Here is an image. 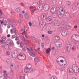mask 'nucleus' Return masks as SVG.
Returning a JSON list of instances; mask_svg holds the SVG:
<instances>
[{
	"label": "nucleus",
	"mask_w": 79,
	"mask_h": 79,
	"mask_svg": "<svg viewBox=\"0 0 79 79\" xmlns=\"http://www.w3.org/2000/svg\"><path fill=\"white\" fill-rule=\"evenodd\" d=\"M73 69H75V68H77V67H78L75 64H73Z\"/></svg>",
	"instance_id": "30"
},
{
	"label": "nucleus",
	"mask_w": 79,
	"mask_h": 79,
	"mask_svg": "<svg viewBox=\"0 0 79 79\" xmlns=\"http://www.w3.org/2000/svg\"><path fill=\"white\" fill-rule=\"evenodd\" d=\"M30 9H32V13H34L35 11H36V8H35V6H34L30 7Z\"/></svg>",
	"instance_id": "14"
},
{
	"label": "nucleus",
	"mask_w": 79,
	"mask_h": 79,
	"mask_svg": "<svg viewBox=\"0 0 79 79\" xmlns=\"http://www.w3.org/2000/svg\"><path fill=\"white\" fill-rule=\"evenodd\" d=\"M61 12L59 11L57 13L58 15L60 17V18H62L64 14H65V11L64 9H63V8H61Z\"/></svg>",
	"instance_id": "2"
},
{
	"label": "nucleus",
	"mask_w": 79,
	"mask_h": 79,
	"mask_svg": "<svg viewBox=\"0 0 79 79\" xmlns=\"http://www.w3.org/2000/svg\"><path fill=\"white\" fill-rule=\"evenodd\" d=\"M10 36H11V35H10V34L7 35V37H10Z\"/></svg>",
	"instance_id": "55"
},
{
	"label": "nucleus",
	"mask_w": 79,
	"mask_h": 79,
	"mask_svg": "<svg viewBox=\"0 0 79 79\" xmlns=\"http://www.w3.org/2000/svg\"><path fill=\"white\" fill-rule=\"evenodd\" d=\"M18 51H16L13 53V54L11 55V56L13 58H16V55L18 54Z\"/></svg>",
	"instance_id": "12"
},
{
	"label": "nucleus",
	"mask_w": 79,
	"mask_h": 79,
	"mask_svg": "<svg viewBox=\"0 0 79 79\" xmlns=\"http://www.w3.org/2000/svg\"><path fill=\"white\" fill-rule=\"evenodd\" d=\"M54 26H60V22L58 20H55L52 22Z\"/></svg>",
	"instance_id": "6"
},
{
	"label": "nucleus",
	"mask_w": 79,
	"mask_h": 79,
	"mask_svg": "<svg viewBox=\"0 0 79 79\" xmlns=\"http://www.w3.org/2000/svg\"><path fill=\"white\" fill-rule=\"evenodd\" d=\"M58 30L59 31H62L63 32V31H64V30H65V28L60 27L58 29Z\"/></svg>",
	"instance_id": "16"
},
{
	"label": "nucleus",
	"mask_w": 79,
	"mask_h": 79,
	"mask_svg": "<svg viewBox=\"0 0 79 79\" xmlns=\"http://www.w3.org/2000/svg\"><path fill=\"white\" fill-rule=\"evenodd\" d=\"M19 40V39L18 37H17V36L16 37L15 40Z\"/></svg>",
	"instance_id": "48"
},
{
	"label": "nucleus",
	"mask_w": 79,
	"mask_h": 79,
	"mask_svg": "<svg viewBox=\"0 0 79 79\" xmlns=\"http://www.w3.org/2000/svg\"><path fill=\"white\" fill-rule=\"evenodd\" d=\"M10 75H11V76H14V73L13 72V70H12L10 71Z\"/></svg>",
	"instance_id": "31"
},
{
	"label": "nucleus",
	"mask_w": 79,
	"mask_h": 79,
	"mask_svg": "<svg viewBox=\"0 0 79 79\" xmlns=\"http://www.w3.org/2000/svg\"><path fill=\"white\" fill-rule=\"evenodd\" d=\"M24 16L26 19H28V18H29V15L27 14H25Z\"/></svg>",
	"instance_id": "28"
},
{
	"label": "nucleus",
	"mask_w": 79,
	"mask_h": 79,
	"mask_svg": "<svg viewBox=\"0 0 79 79\" xmlns=\"http://www.w3.org/2000/svg\"><path fill=\"white\" fill-rule=\"evenodd\" d=\"M32 68V65L31 64H27L24 69V71L26 73H27L29 71V70L31 69Z\"/></svg>",
	"instance_id": "3"
},
{
	"label": "nucleus",
	"mask_w": 79,
	"mask_h": 79,
	"mask_svg": "<svg viewBox=\"0 0 79 79\" xmlns=\"http://www.w3.org/2000/svg\"><path fill=\"white\" fill-rule=\"evenodd\" d=\"M42 36V37H45V35H43Z\"/></svg>",
	"instance_id": "63"
},
{
	"label": "nucleus",
	"mask_w": 79,
	"mask_h": 79,
	"mask_svg": "<svg viewBox=\"0 0 79 79\" xmlns=\"http://www.w3.org/2000/svg\"><path fill=\"white\" fill-rule=\"evenodd\" d=\"M75 45H79V42L78 41H77V40L75 42Z\"/></svg>",
	"instance_id": "42"
},
{
	"label": "nucleus",
	"mask_w": 79,
	"mask_h": 79,
	"mask_svg": "<svg viewBox=\"0 0 79 79\" xmlns=\"http://www.w3.org/2000/svg\"><path fill=\"white\" fill-rule=\"evenodd\" d=\"M7 24H8L7 21L5 20V21L3 22V25L6 26Z\"/></svg>",
	"instance_id": "34"
},
{
	"label": "nucleus",
	"mask_w": 79,
	"mask_h": 79,
	"mask_svg": "<svg viewBox=\"0 0 79 79\" xmlns=\"http://www.w3.org/2000/svg\"><path fill=\"white\" fill-rule=\"evenodd\" d=\"M41 17L43 20H45L47 18V15L45 14H43L41 15Z\"/></svg>",
	"instance_id": "11"
},
{
	"label": "nucleus",
	"mask_w": 79,
	"mask_h": 79,
	"mask_svg": "<svg viewBox=\"0 0 79 79\" xmlns=\"http://www.w3.org/2000/svg\"><path fill=\"white\" fill-rule=\"evenodd\" d=\"M43 8V6H41L40 5H39L38 6L37 8L38 10H42V8Z\"/></svg>",
	"instance_id": "22"
},
{
	"label": "nucleus",
	"mask_w": 79,
	"mask_h": 79,
	"mask_svg": "<svg viewBox=\"0 0 79 79\" xmlns=\"http://www.w3.org/2000/svg\"><path fill=\"white\" fill-rule=\"evenodd\" d=\"M65 30L66 31V29H71V27H70V26H69V25H67L65 27Z\"/></svg>",
	"instance_id": "21"
},
{
	"label": "nucleus",
	"mask_w": 79,
	"mask_h": 79,
	"mask_svg": "<svg viewBox=\"0 0 79 79\" xmlns=\"http://www.w3.org/2000/svg\"><path fill=\"white\" fill-rule=\"evenodd\" d=\"M67 72L69 74H73V69L70 68H69L67 69Z\"/></svg>",
	"instance_id": "10"
},
{
	"label": "nucleus",
	"mask_w": 79,
	"mask_h": 79,
	"mask_svg": "<svg viewBox=\"0 0 79 79\" xmlns=\"http://www.w3.org/2000/svg\"><path fill=\"white\" fill-rule=\"evenodd\" d=\"M27 48L26 47H24L22 49L23 50V51H25L27 50Z\"/></svg>",
	"instance_id": "40"
},
{
	"label": "nucleus",
	"mask_w": 79,
	"mask_h": 79,
	"mask_svg": "<svg viewBox=\"0 0 79 79\" xmlns=\"http://www.w3.org/2000/svg\"><path fill=\"white\" fill-rule=\"evenodd\" d=\"M10 27H11V25H9L7 26V28L8 29L10 28Z\"/></svg>",
	"instance_id": "51"
},
{
	"label": "nucleus",
	"mask_w": 79,
	"mask_h": 79,
	"mask_svg": "<svg viewBox=\"0 0 79 79\" xmlns=\"http://www.w3.org/2000/svg\"><path fill=\"white\" fill-rule=\"evenodd\" d=\"M0 15H2V10H1L0 9Z\"/></svg>",
	"instance_id": "56"
},
{
	"label": "nucleus",
	"mask_w": 79,
	"mask_h": 79,
	"mask_svg": "<svg viewBox=\"0 0 79 79\" xmlns=\"http://www.w3.org/2000/svg\"><path fill=\"white\" fill-rule=\"evenodd\" d=\"M17 44L18 45H19V41H17Z\"/></svg>",
	"instance_id": "62"
},
{
	"label": "nucleus",
	"mask_w": 79,
	"mask_h": 79,
	"mask_svg": "<svg viewBox=\"0 0 79 79\" xmlns=\"http://www.w3.org/2000/svg\"><path fill=\"white\" fill-rule=\"evenodd\" d=\"M52 17L53 18H56L57 17V15L56 14H55V13H53L52 15Z\"/></svg>",
	"instance_id": "23"
},
{
	"label": "nucleus",
	"mask_w": 79,
	"mask_h": 79,
	"mask_svg": "<svg viewBox=\"0 0 79 79\" xmlns=\"http://www.w3.org/2000/svg\"><path fill=\"white\" fill-rule=\"evenodd\" d=\"M29 55H30L31 56H32L33 57H34V56H35V54H34L33 52L30 53Z\"/></svg>",
	"instance_id": "29"
},
{
	"label": "nucleus",
	"mask_w": 79,
	"mask_h": 79,
	"mask_svg": "<svg viewBox=\"0 0 79 79\" xmlns=\"http://www.w3.org/2000/svg\"><path fill=\"white\" fill-rule=\"evenodd\" d=\"M2 47L3 48H5V49H8V48L7 47L8 46L6 45H2Z\"/></svg>",
	"instance_id": "20"
},
{
	"label": "nucleus",
	"mask_w": 79,
	"mask_h": 79,
	"mask_svg": "<svg viewBox=\"0 0 79 79\" xmlns=\"http://www.w3.org/2000/svg\"><path fill=\"white\" fill-rule=\"evenodd\" d=\"M19 16L20 17V18H23V15H22V14H19Z\"/></svg>",
	"instance_id": "53"
},
{
	"label": "nucleus",
	"mask_w": 79,
	"mask_h": 79,
	"mask_svg": "<svg viewBox=\"0 0 79 79\" xmlns=\"http://www.w3.org/2000/svg\"><path fill=\"white\" fill-rule=\"evenodd\" d=\"M25 37L24 36H23L22 37V39L24 42L25 44H27V42H28V41L29 40V39L26 35H25Z\"/></svg>",
	"instance_id": "5"
},
{
	"label": "nucleus",
	"mask_w": 79,
	"mask_h": 79,
	"mask_svg": "<svg viewBox=\"0 0 79 79\" xmlns=\"http://www.w3.org/2000/svg\"><path fill=\"white\" fill-rule=\"evenodd\" d=\"M34 61L35 63H38L40 61V59L38 57H35L34 58Z\"/></svg>",
	"instance_id": "17"
},
{
	"label": "nucleus",
	"mask_w": 79,
	"mask_h": 79,
	"mask_svg": "<svg viewBox=\"0 0 79 79\" xmlns=\"http://www.w3.org/2000/svg\"><path fill=\"white\" fill-rule=\"evenodd\" d=\"M57 61L58 62V63H59L60 64L61 63V62L62 63H63V60H61L60 61H59L57 60Z\"/></svg>",
	"instance_id": "39"
},
{
	"label": "nucleus",
	"mask_w": 79,
	"mask_h": 79,
	"mask_svg": "<svg viewBox=\"0 0 79 79\" xmlns=\"http://www.w3.org/2000/svg\"><path fill=\"white\" fill-rule=\"evenodd\" d=\"M17 58L19 60H25L26 58V56H25L24 53L20 52L17 55Z\"/></svg>",
	"instance_id": "1"
},
{
	"label": "nucleus",
	"mask_w": 79,
	"mask_h": 79,
	"mask_svg": "<svg viewBox=\"0 0 79 79\" xmlns=\"http://www.w3.org/2000/svg\"><path fill=\"white\" fill-rule=\"evenodd\" d=\"M20 33L21 34H23V29H21V30L20 31Z\"/></svg>",
	"instance_id": "44"
},
{
	"label": "nucleus",
	"mask_w": 79,
	"mask_h": 79,
	"mask_svg": "<svg viewBox=\"0 0 79 79\" xmlns=\"http://www.w3.org/2000/svg\"><path fill=\"white\" fill-rule=\"evenodd\" d=\"M31 39H32V40H34V42H36V40H35V37H32Z\"/></svg>",
	"instance_id": "38"
},
{
	"label": "nucleus",
	"mask_w": 79,
	"mask_h": 79,
	"mask_svg": "<svg viewBox=\"0 0 79 79\" xmlns=\"http://www.w3.org/2000/svg\"><path fill=\"white\" fill-rule=\"evenodd\" d=\"M68 31L67 30H64L61 33V35L63 37H65L67 35V34H68Z\"/></svg>",
	"instance_id": "9"
},
{
	"label": "nucleus",
	"mask_w": 79,
	"mask_h": 79,
	"mask_svg": "<svg viewBox=\"0 0 79 79\" xmlns=\"http://www.w3.org/2000/svg\"><path fill=\"white\" fill-rule=\"evenodd\" d=\"M20 10H21V8L19 7L16 8L15 10L17 12V13H19Z\"/></svg>",
	"instance_id": "25"
},
{
	"label": "nucleus",
	"mask_w": 79,
	"mask_h": 79,
	"mask_svg": "<svg viewBox=\"0 0 79 79\" xmlns=\"http://www.w3.org/2000/svg\"><path fill=\"white\" fill-rule=\"evenodd\" d=\"M20 78V79H24V77H21Z\"/></svg>",
	"instance_id": "52"
},
{
	"label": "nucleus",
	"mask_w": 79,
	"mask_h": 79,
	"mask_svg": "<svg viewBox=\"0 0 79 79\" xmlns=\"http://www.w3.org/2000/svg\"><path fill=\"white\" fill-rule=\"evenodd\" d=\"M56 11V9L54 7H52L51 9L50 12L51 13H52V14L53 13H54Z\"/></svg>",
	"instance_id": "15"
},
{
	"label": "nucleus",
	"mask_w": 79,
	"mask_h": 79,
	"mask_svg": "<svg viewBox=\"0 0 79 79\" xmlns=\"http://www.w3.org/2000/svg\"><path fill=\"white\" fill-rule=\"evenodd\" d=\"M15 35H12V37L13 38H15L17 36V35H16V33H15Z\"/></svg>",
	"instance_id": "43"
},
{
	"label": "nucleus",
	"mask_w": 79,
	"mask_h": 79,
	"mask_svg": "<svg viewBox=\"0 0 79 79\" xmlns=\"http://www.w3.org/2000/svg\"><path fill=\"white\" fill-rule=\"evenodd\" d=\"M29 60H31L32 59V57H29Z\"/></svg>",
	"instance_id": "57"
},
{
	"label": "nucleus",
	"mask_w": 79,
	"mask_h": 79,
	"mask_svg": "<svg viewBox=\"0 0 79 79\" xmlns=\"http://www.w3.org/2000/svg\"><path fill=\"white\" fill-rule=\"evenodd\" d=\"M20 24H22V23H23V21H22L21 20H20Z\"/></svg>",
	"instance_id": "60"
},
{
	"label": "nucleus",
	"mask_w": 79,
	"mask_h": 79,
	"mask_svg": "<svg viewBox=\"0 0 79 79\" xmlns=\"http://www.w3.org/2000/svg\"><path fill=\"white\" fill-rule=\"evenodd\" d=\"M16 28H13L11 30V32L12 33H15V34H16Z\"/></svg>",
	"instance_id": "18"
},
{
	"label": "nucleus",
	"mask_w": 79,
	"mask_h": 79,
	"mask_svg": "<svg viewBox=\"0 0 79 79\" xmlns=\"http://www.w3.org/2000/svg\"><path fill=\"white\" fill-rule=\"evenodd\" d=\"M65 46L68 52H70V51L71 50V44H70L69 43V42L66 43Z\"/></svg>",
	"instance_id": "4"
},
{
	"label": "nucleus",
	"mask_w": 79,
	"mask_h": 79,
	"mask_svg": "<svg viewBox=\"0 0 79 79\" xmlns=\"http://www.w3.org/2000/svg\"><path fill=\"white\" fill-rule=\"evenodd\" d=\"M4 76L6 78L8 77V75H7V74L5 73L4 74Z\"/></svg>",
	"instance_id": "46"
},
{
	"label": "nucleus",
	"mask_w": 79,
	"mask_h": 79,
	"mask_svg": "<svg viewBox=\"0 0 79 79\" xmlns=\"http://www.w3.org/2000/svg\"><path fill=\"white\" fill-rule=\"evenodd\" d=\"M44 0H40L39 3L41 4H44Z\"/></svg>",
	"instance_id": "33"
},
{
	"label": "nucleus",
	"mask_w": 79,
	"mask_h": 79,
	"mask_svg": "<svg viewBox=\"0 0 79 79\" xmlns=\"http://www.w3.org/2000/svg\"><path fill=\"white\" fill-rule=\"evenodd\" d=\"M52 17L50 16L48 17V18L46 19L47 21L48 22H49V21H50L51 20H52Z\"/></svg>",
	"instance_id": "19"
},
{
	"label": "nucleus",
	"mask_w": 79,
	"mask_h": 79,
	"mask_svg": "<svg viewBox=\"0 0 79 79\" xmlns=\"http://www.w3.org/2000/svg\"><path fill=\"white\" fill-rule=\"evenodd\" d=\"M20 46L21 48H23V47L24 46V44L23 43H20Z\"/></svg>",
	"instance_id": "36"
},
{
	"label": "nucleus",
	"mask_w": 79,
	"mask_h": 79,
	"mask_svg": "<svg viewBox=\"0 0 79 79\" xmlns=\"http://www.w3.org/2000/svg\"><path fill=\"white\" fill-rule=\"evenodd\" d=\"M63 43L61 42H58L56 43V46L57 47H61Z\"/></svg>",
	"instance_id": "8"
},
{
	"label": "nucleus",
	"mask_w": 79,
	"mask_h": 79,
	"mask_svg": "<svg viewBox=\"0 0 79 79\" xmlns=\"http://www.w3.org/2000/svg\"><path fill=\"white\" fill-rule=\"evenodd\" d=\"M3 41L2 40H1L0 41V43H1V44H3Z\"/></svg>",
	"instance_id": "59"
},
{
	"label": "nucleus",
	"mask_w": 79,
	"mask_h": 79,
	"mask_svg": "<svg viewBox=\"0 0 79 79\" xmlns=\"http://www.w3.org/2000/svg\"><path fill=\"white\" fill-rule=\"evenodd\" d=\"M3 21H1V24H3Z\"/></svg>",
	"instance_id": "64"
},
{
	"label": "nucleus",
	"mask_w": 79,
	"mask_h": 79,
	"mask_svg": "<svg viewBox=\"0 0 79 79\" xmlns=\"http://www.w3.org/2000/svg\"><path fill=\"white\" fill-rule=\"evenodd\" d=\"M2 41H5L6 40V37L5 36H3L2 38Z\"/></svg>",
	"instance_id": "32"
},
{
	"label": "nucleus",
	"mask_w": 79,
	"mask_h": 79,
	"mask_svg": "<svg viewBox=\"0 0 79 79\" xmlns=\"http://www.w3.org/2000/svg\"><path fill=\"white\" fill-rule=\"evenodd\" d=\"M9 44L10 45H13V43L11 41L9 43Z\"/></svg>",
	"instance_id": "45"
},
{
	"label": "nucleus",
	"mask_w": 79,
	"mask_h": 79,
	"mask_svg": "<svg viewBox=\"0 0 79 79\" xmlns=\"http://www.w3.org/2000/svg\"><path fill=\"white\" fill-rule=\"evenodd\" d=\"M7 22H8V23H9V24H13V23L11 20V19H7Z\"/></svg>",
	"instance_id": "27"
},
{
	"label": "nucleus",
	"mask_w": 79,
	"mask_h": 79,
	"mask_svg": "<svg viewBox=\"0 0 79 79\" xmlns=\"http://www.w3.org/2000/svg\"><path fill=\"white\" fill-rule=\"evenodd\" d=\"M51 50V49H50V48H49L48 49L46 50V53H47V54H48V53H49L50 52Z\"/></svg>",
	"instance_id": "24"
},
{
	"label": "nucleus",
	"mask_w": 79,
	"mask_h": 79,
	"mask_svg": "<svg viewBox=\"0 0 79 79\" xmlns=\"http://www.w3.org/2000/svg\"><path fill=\"white\" fill-rule=\"evenodd\" d=\"M35 23V22L33 21L32 22V24H33V25H34V24Z\"/></svg>",
	"instance_id": "58"
},
{
	"label": "nucleus",
	"mask_w": 79,
	"mask_h": 79,
	"mask_svg": "<svg viewBox=\"0 0 79 79\" xmlns=\"http://www.w3.org/2000/svg\"><path fill=\"white\" fill-rule=\"evenodd\" d=\"M50 8V5L48 4H45L44 7V10L45 11L48 10Z\"/></svg>",
	"instance_id": "7"
},
{
	"label": "nucleus",
	"mask_w": 79,
	"mask_h": 79,
	"mask_svg": "<svg viewBox=\"0 0 79 79\" xmlns=\"http://www.w3.org/2000/svg\"><path fill=\"white\" fill-rule=\"evenodd\" d=\"M13 23H9V25H11V27L13 28V27H15V26H13V24H12Z\"/></svg>",
	"instance_id": "41"
},
{
	"label": "nucleus",
	"mask_w": 79,
	"mask_h": 79,
	"mask_svg": "<svg viewBox=\"0 0 79 79\" xmlns=\"http://www.w3.org/2000/svg\"><path fill=\"white\" fill-rule=\"evenodd\" d=\"M11 59H8L7 60V62L8 63H10V62H11Z\"/></svg>",
	"instance_id": "35"
},
{
	"label": "nucleus",
	"mask_w": 79,
	"mask_h": 79,
	"mask_svg": "<svg viewBox=\"0 0 79 79\" xmlns=\"http://www.w3.org/2000/svg\"><path fill=\"white\" fill-rule=\"evenodd\" d=\"M6 55H10V52L9 51H7L6 52Z\"/></svg>",
	"instance_id": "47"
},
{
	"label": "nucleus",
	"mask_w": 79,
	"mask_h": 79,
	"mask_svg": "<svg viewBox=\"0 0 79 79\" xmlns=\"http://www.w3.org/2000/svg\"><path fill=\"white\" fill-rule=\"evenodd\" d=\"M73 71L75 73H77L79 72V67H77V68H75V69H73Z\"/></svg>",
	"instance_id": "13"
},
{
	"label": "nucleus",
	"mask_w": 79,
	"mask_h": 79,
	"mask_svg": "<svg viewBox=\"0 0 79 79\" xmlns=\"http://www.w3.org/2000/svg\"><path fill=\"white\" fill-rule=\"evenodd\" d=\"M29 24L30 26H32V23H31V22H30L29 23Z\"/></svg>",
	"instance_id": "54"
},
{
	"label": "nucleus",
	"mask_w": 79,
	"mask_h": 79,
	"mask_svg": "<svg viewBox=\"0 0 79 79\" xmlns=\"http://www.w3.org/2000/svg\"><path fill=\"white\" fill-rule=\"evenodd\" d=\"M53 32H52V31H49L48 32V34H52V33Z\"/></svg>",
	"instance_id": "49"
},
{
	"label": "nucleus",
	"mask_w": 79,
	"mask_h": 79,
	"mask_svg": "<svg viewBox=\"0 0 79 79\" xmlns=\"http://www.w3.org/2000/svg\"><path fill=\"white\" fill-rule=\"evenodd\" d=\"M74 28H75V29H76V28H77V26L75 25L74 26Z\"/></svg>",
	"instance_id": "61"
},
{
	"label": "nucleus",
	"mask_w": 79,
	"mask_h": 79,
	"mask_svg": "<svg viewBox=\"0 0 79 79\" xmlns=\"http://www.w3.org/2000/svg\"><path fill=\"white\" fill-rule=\"evenodd\" d=\"M6 79H11V78L10 77H7L6 78Z\"/></svg>",
	"instance_id": "50"
},
{
	"label": "nucleus",
	"mask_w": 79,
	"mask_h": 79,
	"mask_svg": "<svg viewBox=\"0 0 79 79\" xmlns=\"http://www.w3.org/2000/svg\"><path fill=\"white\" fill-rule=\"evenodd\" d=\"M67 4L68 5H71V2L70 1H67L66 2Z\"/></svg>",
	"instance_id": "37"
},
{
	"label": "nucleus",
	"mask_w": 79,
	"mask_h": 79,
	"mask_svg": "<svg viewBox=\"0 0 79 79\" xmlns=\"http://www.w3.org/2000/svg\"><path fill=\"white\" fill-rule=\"evenodd\" d=\"M55 39L56 40H59L60 39V38L59 36H55Z\"/></svg>",
	"instance_id": "26"
}]
</instances>
